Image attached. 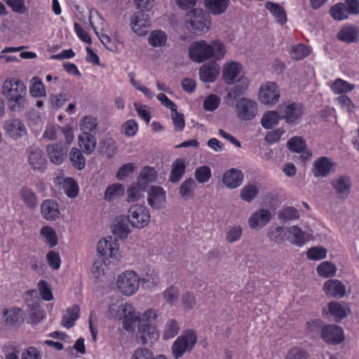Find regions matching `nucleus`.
Returning a JSON list of instances; mask_svg holds the SVG:
<instances>
[{
    "instance_id": "obj_1",
    "label": "nucleus",
    "mask_w": 359,
    "mask_h": 359,
    "mask_svg": "<svg viewBox=\"0 0 359 359\" xmlns=\"http://www.w3.org/2000/svg\"><path fill=\"white\" fill-rule=\"evenodd\" d=\"M188 52L191 60L201 63L211 57L217 60L224 58L226 49L225 45L219 40L210 43L200 40L191 43Z\"/></svg>"
},
{
    "instance_id": "obj_2",
    "label": "nucleus",
    "mask_w": 359,
    "mask_h": 359,
    "mask_svg": "<svg viewBox=\"0 0 359 359\" xmlns=\"http://www.w3.org/2000/svg\"><path fill=\"white\" fill-rule=\"evenodd\" d=\"M1 93L6 98L11 111L20 112L26 107V86L19 78L8 77L5 79L2 83Z\"/></svg>"
},
{
    "instance_id": "obj_3",
    "label": "nucleus",
    "mask_w": 359,
    "mask_h": 359,
    "mask_svg": "<svg viewBox=\"0 0 359 359\" xmlns=\"http://www.w3.org/2000/svg\"><path fill=\"white\" fill-rule=\"evenodd\" d=\"M104 316L109 320H123V328L128 332H133L137 320V312L130 303L116 302L108 306Z\"/></svg>"
},
{
    "instance_id": "obj_4",
    "label": "nucleus",
    "mask_w": 359,
    "mask_h": 359,
    "mask_svg": "<svg viewBox=\"0 0 359 359\" xmlns=\"http://www.w3.org/2000/svg\"><path fill=\"white\" fill-rule=\"evenodd\" d=\"M211 24L210 16L202 8H193L185 15L187 28L196 35L207 33L210 29Z\"/></svg>"
},
{
    "instance_id": "obj_5",
    "label": "nucleus",
    "mask_w": 359,
    "mask_h": 359,
    "mask_svg": "<svg viewBox=\"0 0 359 359\" xmlns=\"http://www.w3.org/2000/svg\"><path fill=\"white\" fill-rule=\"evenodd\" d=\"M198 341L196 331L193 329H187L175 339L171 346L172 356L179 359L186 353L191 352Z\"/></svg>"
},
{
    "instance_id": "obj_6",
    "label": "nucleus",
    "mask_w": 359,
    "mask_h": 359,
    "mask_svg": "<svg viewBox=\"0 0 359 359\" xmlns=\"http://www.w3.org/2000/svg\"><path fill=\"white\" fill-rule=\"evenodd\" d=\"M140 279L138 274L133 270H126L116 279V287L124 296L130 297L139 290Z\"/></svg>"
},
{
    "instance_id": "obj_7",
    "label": "nucleus",
    "mask_w": 359,
    "mask_h": 359,
    "mask_svg": "<svg viewBox=\"0 0 359 359\" xmlns=\"http://www.w3.org/2000/svg\"><path fill=\"white\" fill-rule=\"evenodd\" d=\"M97 20L101 22L102 27L100 29L94 25V22L90 20V25L95 33L100 39L101 43L104 47L111 52H117L123 47V41L117 32L113 35V38L107 34L108 25L100 16L97 15Z\"/></svg>"
},
{
    "instance_id": "obj_8",
    "label": "nucleus",
    "mask_w": 359,
    "mask_h": 359,
    "mask_svg": "<svg viewBox=\"0 0 359 359\" xmlns=\"http://www.w3.org/2000/svg\"><path fill=\"white\" fill-rule=\"evenodd\" d=\"M127 218L131 226L141 229L150 223L151 214L147 206L137 203L129 208Z\"/></svg>"
},
{
    "instance_id": "obj_9",
    "label": "nucleus",
    "mask_w": 359,
    "mask_h": 359,
    "mask_svg": "<svg viewBox=\"0 0 359 359\" xmlns=\"http://www.w3.org/2000/svg\"><path fill=\"white\" fill-rule=\"evenodd\" d=\"M235 114L241 121H252L258 114V104L250 98H240L235 104Z\"/></svg>"
},
{
    "instance_id": "obj_10",
    "label": "nucleus",
    "mask_w": 359,
    "mask_h": 359,
    "mask_svg": "<svg viewBox=\"0 0 359 359\" xmlns=\"http://www.w3.org/2000/svg\"><path fill=\"white\" fill-rule=\"evenodd\" d=\"M97 252L105 258H112L116 260L121 259L119 250V243L116 238L106 236L100 239L97 243Z\"/></svg>"
},
{
    "instance_id": "obj_11",
    "label": "nucleus",
    "mask_w": 359,
    "mask_h": 359,
    "mask_svg": "<svg viewBox=\"0 0 359 359\" xmlns=\"http://www.w3.org/2000/svg\"><path fill=\"white\" fill-rule=\"evenodd\" d=\"M278 110L282 119L289 124L296 123L304 113L302 104L292 102H283L278 106Z\"/></svg>"
},
{
    "instance_id": "obj_12",
    "label": "nucleus",
    "mask_w": 359,
    "mask_h": 359,
    "mask_svg": "<svg viewBox=\"0 0 359 359\" xmlns=\"http://www.w3.org/2000/svg\"><path fill=\"white\" fill-rule=\"evenodd\" d=\"M280 90L276 83L268 81L263 83L259 90L258 98L264 105H273L280 98Z\"/></svg>"
},
{
    "instance_id": "obj_13",
    "label": "nucleus",
    "mask_w": 359,
    "mask_h": 359,
    "mask_svg": "<svg viewBox=\"0 0 359 359\" xmlns=\"http://www.w3.org/2000/svg\"><path fill=\"white\" fill-rule=\"evenodd\" d=\"M272 219V213L266 208H259L252 212L248 219V224L252 230H259L266 226Z\"/></svg>"
},
{
    "instance_id": "obj_14",
    "label": "nucleus",
    "mask_w": 359,
    "mask_h": 359,
    "mask_svg": "<svg viewBox=\"0 0 359 359\" xmlns=\"http://www.w3.org/2000/svg\"><path fill=\"white\" fill-rule=\"evenodd\" d=\"M159 336L155 325L137 324V337L142 344H153L158 341Z\"/></svg>"
},
{
    "instance_id": "obj_15",
    "label": "nucleus",
    "mask_w": 359,
    "mask_h": 359,
    "mask_svg": "<svg viewBox=\"0 0 359 359\" xmlns=\"http://www.w3.org/2000/svg\"><path fill=\"white\" fill-rule=\"evenodd\" d=\"M4 130L11 138L15 140L27 135V128L25 123L19 118H11L5 121Z\"/></svg>"
},
{
    "instance_id": "obj_16",
    "label": "nucleus",
    "mask_w": 359,
    "mask_h": 359,
    "mask_svg": "<svg viewBox=\"0 0 359 359\" xmlns=\"http://www.w3.org/2000/svg\"><path fill=\"white\" fill-rule=\"evenodd\" d=\"M243 76V66L236 61H229L223 65L222 78L230 85L240 80Z\"/></svg>"
},
{
    "instance_id": "obj_17",
    "label": "nucleus",
    "mask_w": 359,
    "mask_h": 359,
    "mask_svg": "<svg viewBox=\"0 0 359 359\" xmlns=\"http://www.w3.org/2000/svg\"><path fill=\"white\" fill-rule=\"evenodd\" d=\"M54 183L60 189L64 190L69 198H75L79 193V186L76 182L71 177H65L62 171L59 172L54 177Z\"/></svg>"
},
{
    "instance_id": "obj_18",
    "label": "nucleus",
    "mask_w": 359,
    "mask_h": 359,
    "mask_svg": "<svg viewBox=\"0 0 359 359\" xmlns=\"http://www.w3.org/2000/svg\"><path fill=\"white\" fill-rule=\"evenodd\" d=\"M147 203L155 210L165 208L166 204V195L164 189L158 186H152L148 191Z\"/></svg>"
},
{
    "instance_id": "obj_19",
    "label": "nucleus",
    "mask_w": 359,
    "mask_h": 359,
    "mask_svg": "<svg viewBox=\"0 0 359 359\" xmlns=\"http://www.w3.org/2000/svg\"><path fill=\"white\" fill-rule=\"evenodd\" d=\"M133 31L139 36H144L151 27V20L148 15L141 12L135 13L130 18Z\"/></svg>"
},
{
    "instance_id": "obj_20",
    "label": "nucleus",
    "mask_w": 359,
    "mask_h": 359,
    "mask_svg": "<svg viewBox=\"0 0 359 359\" xmlns=\"http://www.w3.org/2000/svg\"><path fill=\"white\" fill-rule=\"evenodd\" d=\"M335 168L334 163L330 158L322 156L314 161L313 173L316 177H327L335 171Z\"/></svg>"
},
{
    "instance_id": "obj_21",
    "label": "nucleus",
    "mask_w": 359,
    "mask_h": 359,
    "mask_svg": "<svg viewBox=\"0 0 359 359\" xmlns=\"http://www.w3.org/2000/svg\"><path fill=\"white\" fill-rule=\"evenodd\" d=\"M321 336L325 342L332 344H338L344 339L343 329L334 325L325 327L322 330Z\"/></svg>"
},
{
    "instance_id": "obj_22",
    "label": "nucleus",
    "mask_w": 359,
    "mask_h": 359,
    "mask_svg": "<svg viewBox=\"0 0 359 359\" xmlns=\"http://www.w3.org/2000/svg\"><path fill=\"white\" fill-rule=\"evenodd\" d=\"M323 290L329 297L342 298L346 294L344 284L337 279H330L325 281Z\"/></svg>"
},
{
    "instance_id": "obj_23",
    "label": "nucleus",
    "mask_w": 359,
    "mask_h": 359,
    "mask_svg": "<svg viewBox=\"0 0 359 359\" xmlns=\"http://www.w3.org/2000/svg\"><path fill=\"white\" fill-rule=\"evenodd\" d=\"M46 150L50 162L55 165H61L67 155V149L60 144H49Z\"/></svg>"
},
{
    "instance_id": "obj_24",
    "label": "nucleus",
    "mask_w": 359,
    "mask_h": 359,
    "mask_svg": "<svg viewBox=\"0 0 359 359\" xmlns=\"http://www.w3.org/2000/svg\"><path fill=\"white\" fill-rule=\"evenodd\" d=\"M77 143L79 149L86 155L92 154L97 147V138L95 134L81 133L78 135Z\"/></svg>"
},
{
    "instance_id": "obj_25",
    "label": "nucleus",
    "mask_w": 359,
    "mask_h": 359,
    "mask_svg": "<svg viewBox=\"0 0 359 359\" xmlns=\"http://www.w3.org/2000/svg\"><path fill=\"white\" fill-rule=\"evenodd\" d=\"M243 174L237 168H231L226 170L222 176V182L229 189H236L243 182Z\"/></svg>"
},
{
    "instance_id": "obj_26",
    "label": "nucleus",
    "mask_w": 359,
    "mask_h": 359,
    "mask_svg": "<svg viewBox=\"0 0 359 359\" xmlns=\"http://www.w3.org/2000/svg\"><path fill=\"white\" fill-rule=\"evenodd\" d=\"M219 74V66L216 62H210L202 65L199 69V76L202 81L212 83Z\"/></svg>"
},
{
    "instance_id": "obj_27",
    "label": "nucleus",
    "mask_w": 359,
    "mask_h": 359,
    "mask_svg": "<svg viewBox=\"0 0 359 359\" xmlns=\"http://www.w3.org/2000/svg\"><path fill=\"white\" fill-rule=\"evenodd\" d=\"M337 39L346 43L359 41V27L350 25L344 26L337 33Z\"/></svg>"
},
{
    "instance_id": "obj_28",
    "label": "nucleus",
    "mask_w": 359,
    "mask_h": 359,
    "mask_svg": "<svg viewBox=\"0 0 359 359\" xmlns=\"http://www.w3.org/2000/svg\"><path fill=\"white\" fill-rule=\"evenodd\" d=\"M27 160L29 166L34 170L43 171L46 168V158L43 151L39 149L30 151Z\"/></svg>"
},
{
    "instance_id": "obj_29",
    "label": "nucleus",
    "mask_w": 359,
    "mask_h": 359,
    "mask_svg": "<svg viewBox=\"0 0 359 359\" xmlns=\"http://www.w3.org/2000/svg\"><path fill=\"white\" fill-rule=\"evenodd\" d=\"M43 217L48 221H54L60 217L58 204L53 200H45L41 205Z\"/></svg>"
},
{
    "instance_id": "obj_30",
    "label": "nucleus",
    "mask_w": 359,
    "mask_h": 359,
    "mask_svg": "<svg viewBox=\"0 0 359 359\" xmlns=\"http://www.w3.org/2000/svg\"><path fill=\"white\" fill-rule=\"evenodd\" d=\"M351 181L346 175L336 177L332 181V186L341 198H346L351 192Z\"/></svg>"
},
{
    "instance_id": "obj_31",
    "label": "nucleus",
    "mask_w": 359,
    "mask_h": 359,
    "mask_svg": "<svg viewBox=\"0 0 359 359\" xmlns=\"http://www.w3.org/2000/svg\"><path fill=\"white\" fill-rule=\"evenodd\" d=\"M329 313L337 320H341L348 316L351 309L347 303L331 302L328 304Z\"/></svg>"
},
{
    "instance_id": "obj_32",
    "label": "nucleus",
    "mask_w": 359,
    "mask_h": 359,
    "mask_svg": "<svg viewBox=\"0 0 359 359\" xmlns=\"http://www.w3.org/2000/svg\"><path fill=\"white\" fill-rule=\"evenodd\" d=\"M309 240L308 235L297 226L287 228V241L292 244L302 247Z\"/></svg>"
},
{
    "instance_id": "obj_33",
    "label": "nucleus",
    "mask_w": 359,
    "mask_h": 359,
    "mask_svg": "<svg viewBox=\"0 0 359 359\" xmlns=\"http://www.w3.org/2000/svg\"><path fill=\"white\" fill-rule=\"evenodd\" d=\"M264 7L272 15L278 24L283 26L287 22V18L286 12L278 4L266 1L264 4Z\"/></svg>"
},
{
    "instance_id": "obj_34",
    "label": "nucleus",
    "mask_w": 359,
    "mask_h": 359,
    "mask_svg": "<svg viewBox=\"0 0 359 359\" xmlns=\"http://www.w3.org/2000/svg\"><path fill=\"white\" fill-rule=\"evenodd\" d=\"M2 317L7 325H16L22 320L23 311L17 307L4 309Z\"/></svg>"
},
{
    "instance_id": "obj_35",
    "label": "nucleus",
    "mask_w": 359,
    "mask_h": 359,
    "mask_svg": "<svg viewBox=\"0 0 359 359\" xmlns=\"http://www.w3.org/2000/svg\"><path fill=\"white\" fill-rule=\"evenodd\" d=\"M230 4V0H205V7L214 15L224 13Z\"/></svg>"
},
{
    "instance_id": "obj_36",
    "label": "nucleus",
    "mask_w": 359,
    "mask_h": 359,
    "mask_svg": "<svg viewBox=\"0 0 359 359\" xmlns=\"http://www.w3.org/2000/svg\"><path fill=\"white\" fill-rule=\"evenodd\" d=\"M147 187L143 182H137L132 183L127 189V201L133 203L139 201L144 196V192Z\"/></svg>"
},
{
    "instance_id": "obj_37",
    "label": "nucleus",
    "mask_w": 359,
    "mask_h": 359,
    "mask_svg": "<svg viewBox=\"0 0 359 359\" xmlns=\"http://www.w3.org/2000/svg\"><path fill=\"white\" fill-rule=\"evenodd\" d=\"M140 279L141 283L145 284L146 287L150 289L156 287L160 284L158 271L153 268L145 269Z\"/></svg>"
},
{
    "instance_id": "obj_38",
    "label": "nucleus",
    "mask_w": 359,
    "mask_h": 359,
    "mask_svg": "<svg viewBox=\"0 0 359 359\" xmlns=\"http://www.w3.org/2000/svg\"><path fill=\"white\" fill-rule=\"evenodd\" d=\"M80 309L77 305H73L66 309L61 320V325L66 328L72 327L79 318Z\"/></svg>"
},
{
    "instance_id": "obj_39",
    "label": "nucleus",
    "mask_w": 359,
    "mask_h": 359,
    "mask_svg": "<svg viewBox=\"0 0 359 359\" xmlns=\"http://www.w3.org/2000/svg\"><path fill=\"white\" fill-rule=\"evenodd\" d=\"M79 126L81 133L95 134L97 130V120L93 116H85L80 119Z\"/></svg>"
},
{
    "instance_id": "obj_40",
    "label": "nucleus",
    "mask_w": 359,
    "mask_h": 359,
    "mask_svg": "<svg viewBox=\"0 0 359 359\" xmlns=\"http://www.w3.org/2000/svg\"><path fill=\"white\" fill-rule=\"evenodd\" d=\"M282 117L278 111H267L262 115L261 125L264 129H271L278 125Z\"/></svg>"
},
{
    "instance_id": "obj_41",
    "label": "nucleus",
    "mask_w": 359,
    "mask_h": 359,
    "mask_svg": "<svg viewBox=\"0 0 359 359\" xmlns=\"http://www.w3.org/2000/svg\"><path fill=\"white\" fill-rule=\"evenodd\" d=\"M125 191V187L121 184L115 183L110 184L104 191V199L107 201H113L123 196Z\"/></svg>"
},
{
    "instance_id": "obj_42",
    "label": "nucleus",
    "mask_w": 359,
    "mask_h": 359,
    "mask_svg": "<svg viewBox=\"0 0 359 359\" xmlns=\"http://www.w3.org/2000/svg\"><path fill=\"white\" fill-rule=\"evenodd\" d=\"M99 149L100 153L108 158L114 156L118 151L116 142L111 138L103 139L100 143Z\"/></svg>"
},
{
    "instance_id": "obj_43",
    "label": "nucleus",
    "mask_w": 359,
    "mask_h": 359,
    "mask_svg": "<svg viewBox=\"0 0 359 359\" xmlns=\"http://www.w3.org/2000/svg\"><path fill=\"white\" fill-rule=\"evenodd\" d=\"M41 238L50 248L57 245V236L54 229L50 226H44L40 230Z\"/></svg>"
},
{
    "instance_id": "obj_44",
    "label": "nucleus",
    "mask_w": 359,
    "mask_h": 359,
    "mask_svg": "<svg viewBox=\"0 0 359 359\" xmlns=\"http://www.w3.org/2000/svg\"><path fill=\"white\" fill-rule=\"evenodd\" d=\"M167 40L166 33L160 29L153 30L148 36L149 44L154 48L164 46L166 44Z\"/></svg>"
},
{
    "instance_id": "obj_45",
    "label": "nucleus",
    "mask_w": 359,
    "mask_h": 359,
    "mask_svg": "<svg viewBox=\"0 0 359 359\" xmlns=\"http://www.w3.org/2000/svg\"><path fill=\"white\" fill-rule=\"evenodd\" d=\"M20 197L22 202L29 208H34L38 205V199L36 194L29 188L24 187L21 188L20 192Z\"/></svg>"
},
{
    "instance_id": "obj_46",
    "label": "nucleus",
    "mask_w": 359,
    "mask_h": 359,
    "mask_svg": "<svg viewBox=\"0 0 359 359\" xmlns=\"http://www.w3.org/2000/svg\"><path fill=\"white\" fill-rule=\"evenodd\" d=\"M156 170L151 166H144L140 170L137 180L146 184V187L149 183L154 182L157 178Z\"/></svg>"
},
{
    "instance_id": "obj_47",
    "label": "nucleus",
    "mask_w": 359,
    "mask_h": 359,
    "mask_svg": "<svg viewBox=\"0 0 359 359\" xmlns=\"http://www.w3.org/2000/svg\"><path fill=\"white\" fill-rule=\"evenodd\" d=\"M316 271L318 275L322 278H331L336 275L337 267L334 263L325 261L318 265Z\"/></svg>"
},
{
    "instance_id": "obj_48",
    "label": "nucleus",
    "mask_w": 359,
    "mask_h": 359,
    "mask_svg": "<svg viewBox=\"0 0 359 359\" xmlns=\"http://www.w3.org/2000/svg\"><path fill=\"white\" fill-rule=\"evenodd\" d=\"M180 331L179 323L174 318L168 319L163 327V338L170 339L175 337Z\"/></svg>"
},
{
    "instance_id": "obj_49",
    "label": "nucleus",
    "mask_w": 359,
    "mask_h": 359,
    "mask_svg": "<svg viewBox=\"0 0 359 359\" xmlns=\"http://www.w3.org/2000/svg\"><path fill=\"white\" fill-rule=\"evenodd\" d=\"M82 151L77 147H72L69 153V158L72 165L78 170H81L86 166V158Z\"/></svg>"
},
{
    "instance_id": "obj_50",
    "label": "nucleus",
    "mask_w": 359,
    "mask_h": 359,
    "mask_svg": "<svg viewBox=\"0 0 359 359\" xmlns=\"http://www.w3.org/2000/svg\"><path fill=\"white\" fill-rule=\"evenodd\" d=\"M159 315L160 313L158 309L149 308L146 309L141 316L137 313V320L136 322H137L138 324H152L157 320Z\"/></svg>"
},
{
    "instance_id": "obj_51",
    "label": "nucleus",
    "mask_w": 359,
    "mask_h": 359,
    "mask_svg": "<svg viewBox=\"0 0 359 359\" xmlns=\"http://www.w3.org/2000/svg\"><path fill=\"white\" fill-rule=\"evenodd\" d=\"M185 172V163L183 159L178 158L172 165L170 180L177 182L180 180Z\"/></svg>"
},
{
    "instance_id": "obj_52",
    "label": "nucleus",
    "mask_w": 359,
    "mask_h": 359,
    "mask_svg": "<svg viewBox=\"0 0 359 359\" xmlns=\"http://www.w3.org/2000/svg\"><path fill=\"white\" fill-rule=\"evenodd\" d=\"M29 93L32 97H41L46 95L45 87L41 80L37 77H33L30 81Z\"/></svg>"
},
{
    "instance_id": "obj_53",
    "label": "nucleus",
    "mask_w": 359,
    "mask_h": 359,
    "mask_svg": "<svg viewBox=\"0 0 359 359\" xmlns=\"http://www.w3.org/2000/svg\"><path fill=\"white\" fill-rule=\"evenodd\" d=\"M355 86L341 79H336L330 86L332 91L337 95L347 93L354 89Z\"/></svg>"
},
{
    "instance_id": "obj_54",
    "label": "nucleus",
    "mask_w": 359,
    "mask_h": 359,
    "mask_svg": "<svg viewBox=\"0 0 359 359\" xmlns=\"http://www.w3.org/2000/svg\"><path fill=\"white\" fill-rule=\"evenodd\" d=\"M268 236L271 241L281 243L287 240V229L282 226L274 227L269 231Z\"/></svg>"
},
{
    "instance_id": "obj_55",
    "label": "nucleus",
    "mask_w": 359,
    "mask_h": 359,
    "mask_svg": "<svg viewBox=\"0 0 359 359\" xmlns=\"http://www.w3.org/2000/svg\"><path fill=\"white\" fill-rule=\"evenodd\" d=\"M162 296L167 304L170 306H173L179 299V288L177 286L170 285L162 292Z\"/></svg>"
},
{
    "instance_id": "obj_56",
    "label": "nucleus",
    "mask_w": 359,
    "mask_h": 359,
    "mask_svg": "<svg viewBox=\"0 0 359 359\" xmlns=\"http://www.w3.org/2000/svg\"><path fill=\"white\" fill-rule=\"evenodd\" d=\"M330 13L336 20L347 19L350 15L346 9V5L343 3H339L332 6L330 10Z\"/></svg>"
},
{
    "instance_id": "obj_57",
    "label": "nucleus",
    "mask_w": 359,
    "mask_h": 359,
    "mask_svg": "<svg viewBox=\"0 0 359 359\" xmlns=\"http://www.w3.org/2000/svg\"><path fill=\"white\" fill-rule=\"evenodd\" d=\"M259 193L258 188L254 184H247L240 191V197L245 202L252 201Z\"/></svg>"
},
{
    "instance_id": "obj_58",
    "label": "nucleus",
    "mask_w": 359,
    "mask_h": 359,
    "mask_svg": "<svg viewBox=\"0 0 359 359\" xmlns=\"http://www.w3.org/2000/svg\"><path fill=\"white\" fill-rule=\"evenodd\" d=\"M128 78L132 86L135 89L141 91L145 97L151 99L155 96V93L150 88L142 85L140 81L135 79V74L133 72H130L128 74Z\"/></svg>"
},
{
    "instance_id": "obj_59",
    "label": "nucleus",
    "mask_w": 359,
    "mask_h": 359,
    "mask_svg": "<svg viewBox=\"0 0 359 359\" xmlns=\"http://www.w3.org/2000/svg\"><path fill=\"white\" fill-rule=\"evenodd\" d=\"M327 249L322 246H315L309 248L306 252V257L311 261H318L326 258Z\"/></svg>"
},
{
    "instance_id": "obj_60",
    "label": "nucleus",
    "mask_w": 359,
    "mask_h": 359,
    "mask_svg": "<svg viewBox=\"0 0 359 359\" xmlns=\"http://www.w3.org/2000/svg\"><path fill=\"white\" fill-rule=\"evenodd\" d=\"M309 48L301 43L292 46L290 50L291 57L295 60H302L309 55Z\"/></svg>"
},
{
    "instance_id": "obj_61",
    "label": "nucleus",
    "mask_w": 359,
    "mask_h": 359,
    "mask_svg": "<svg viewBox=\"0 0 359 359\" xmlns=\"http://www.w3.org/2000/svg\"><path fill=\"white\" fill-rule=\"evenodd\" d=\"M196 184L194 180L189 178L184 180L180 187V194L184 199H189L193 197V191Z\"/></svg>"
},
{
    "instance_id": "obj_62",
    "label": "nucleus",
    "mask_w": 359,
    "mask_h": 359,
    "mask_svg": "<svg viewBox=\"0 0 359 359\" xmlns=\"http://www.w3.org/2000/svg\"><path fill=\"white\" fill-rule=\"evenodd\" d=\"M197 304V299L195 294L190 291H187L181 296V304L184 309L189 311L193 309Z\"/></svg>"
},
{
    "instance_id": "obj_63",
    "label": "nucleus",
    "mask_w": 359,
    "mask_h": 359,
    "mask_svg": "<svg viewBox=\"0 0 359 359\" xmlns=\"http://www.w3.org/2000/svg\"><path fill=\"white\" fill-rule=\"evenodd\" d=\"M133 107L138 116L148 124L151 120L150 107L148 105L144 104L140 102H135L133 103Z\"/></svg>"
},
{
    "instance_id": "obj_64",
    "label": "nucleus",
    "mask_w": 359,
    "mask_h": 359,
    "mask_svg": "<svg viewBox=\"0 0 359 359\" xmlns=\"http://www.w3.org/2000/svg\"><path fill=\"white\" fill-rule=\"evenodd\" d=\"M139 130V126L134 119H129L125 121L121 126V132L127 137L135 136Z\"/></svg>"
}]
</instances>
